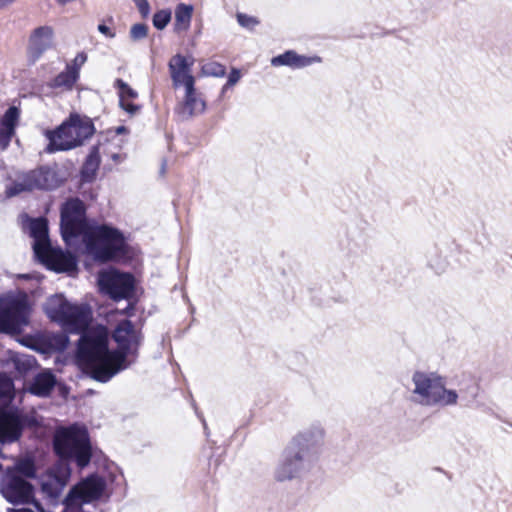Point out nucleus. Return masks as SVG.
I'll list each match as a JSON object with an SVG mask.
<instances>
[{
  "mask_svg": "<svg viewBox=\"0 0 512 512\" xmlns=\"http://www.w3.org/2000/svg\"><path fill=\"white\" fill-rule=\"evenodd\" d=\"M128 84L124 82L122 79H116L114 82V87L119 89V93H122V91L127 88Z\"/></svg>",
  "mask_w": 512,
  "mask_h": 512,
  "instance_id": "39",
  "label": "nucleus"
},
{
  "mask_svg": "<svg viewBox=\"0 0 512 512\" xmlns=\"http://www.w3.org/2000/svg\"><path fill=\"white\" fill-rule=\"evenodd\" d=\"M11 362L16 372L23 376L31 371L36 365V359L32 355L16 353L12 356Z\"/></svg>",
  "mask_w": 512,
  "mask_h": 512,
  "instance_id": "26",
  "label": "nucleus"
},
{
  "mask_svg": "<svg viewBox=\"0 0 512 512\" xmlns=\"http://www.w3.org/2000/svg\"><path fill=\"white\" fill-rule=\"evenodd\" d=\"M55 385V375L49 370H44L34 376L27 390L33 395L47 397L50 395Z\"/></svg>",
  "mask_w": 512,
  "mask_h": 512,
  "instance_id": "22",
  "label": "nucleus"
},
{
  "mask_svg": "<svg viewBox=\"0 0 512 512\" xmlns=\"http://www.w3.org/2000/svg\"><path fill=\"white\" fill-rule=\"evenodd\" d=\"M171 20V12L169 10L157 11L153 16V25L156 29H164Z\"/></svg>",
  "mask_w": 512,
  "mask_h": 512,
  "instance_id": "30",
  "label": "nucleus"
},
{
  "mask_svg": "<svg viewBox=\"0 0 512 512\" xmlns=\"http://www.w3.org/2000/svg\"><path fill=\"white\" fill-rule=\"evenodd\" d=\"M78 79L79 78L76 73H73L69 69L65 68L64 71L59 73L48 82V86L52 89L70 91L73 89Z\"/></svg>",
  "mask_w": 512,
  "mask_h": 512,
  "instance_id": "24",
  "label": "nucleus"
},
{
  "mask_svg": "<svg viewBox=\"0 0 512 512\" xmlns=\"http://www.w3.org/2000/svg\"><path fill=\"white\" fill-rule=\"evenodd\" d=\"M99 290L114 301L129 299L134 292L135 279L130 273L115 269L102 271L98 275Z\"/></svg>",
  "mask_w": 512,
  "mask_h": 512,
  "instance_id": "14",
  "label": "nucleus"
},
{
  "mask_svg": "<svg viewBox=\"0 0 512 512\" xmlns=\"http://www.w3.org/2000/svg\"><path fill=\"white\" fill-rule=\"evenodd\" d=\"M86 251L100 262L125 259L128 245L118 229L107 225H93L82 238Z\"/></svg>",
  "mask_w": 512,
  "mask_h": 512,
  "instance_id": "5",
  "label": "nucleus"
},
{
  "mask_svg": "<svg viewBox=\"0 0 512 512\" xmlns=\"http://www.w3.org/2000/svg\"><path fill=\"white\" fill-rule=\"evenodd\" d=\"M30 306L26 297L0 300V332L19 334L29 324Z\"/></svg>",
  "mask_w": 512,
  "mask_h": 512,
  "instance_id": "11",
  "label": "nucleus"
},
{
  "mask_svg": "<svg viewBox=\"0 0 512 512\" xmlns=\"http://www.w3.org/2000/svg\"><path fill=\"white\" fill-rule=\"evenodd\" d=\"M122 130H124V127H119L118 128V133L122 132Z\"/></svg>",
  "mask_w": 512,
  "mask_h": 512,
  "instance_id": "45",
  "label": "nucleus"
},
{
  "mask_svg": "<svg viewBox=\"0 0 512 512\" xmlns=\"http://www.w3.org/2000/svg\"><path fill=\"white\" fill-rule=\"evenodd\" d=\"M20 115V108L12 105L0 117V151L7 150L15 137Z\"/></svg>",
  "mask_w": 512,
  "mask_h": 512,
  "instance_id": "18",
  "label": "nucleus"
},
{
  "mask_svg": "<svg viewBox=\"0 0 512 512\" xmlns=\"http://www.w3.org/2000/svg\"><path fill=\"white\" fill-rule=\"evenodd\" d=\"M324 436L325 430L323 426L317 422L297 433L289 444L316 462L320 454Z\"/></svg>",
  "mask_w": 512,
  "mask_h": 512,
  "instance_id": "16",
  "label": "nucleus"
},
{
  "mask_svg": "<svg viewBox=\"0 0 512 512\" xmlns=\"http://www.w3.org/2000/svg\"><path fill=\"white\" fill-rule=\"evenodd\" d=\"M0 492L4 499L13 505L32 503L35 508H8L7 512H45L41 503L35 499L34 486L17 473H11L10 469H7L1 478Z\"/></svg>",
  "mask_w": 512,
  "mask_h": 512,
  "instance_id": "8",
  "label": "nucleus"
},
{
  "mask_svg": "<svg viewBox=\"0 0 512 512\" xmlns=\"http://www.w3.org/2000/svg\"><path fill=\"white\" fill-rule=\"evenodd\" d=\"M237 21L239 25L245 28L252 29L254 28L259 22L256 18L251 17L249 15L238 13L237 14Z\"/></svg>",
  "mask_w": 512,
  "mask_h": 512,
  "instance_id": "33",
  "label": "nucleus"
},
{
  "mask_svg": "<svg viewBox=\"0 0 512 512\" xmlns=\"http://www.w3.org/2000/svg\"><path fill=\"white\" fill-rule=\"evenodd\" d=\"M192 65L193 59L189 61L187 57L181 54H176L170 59L168 68L175 88L184 86V88L189 87L191 89L192 85H195V78L191 74Z\"/></svg>",
  "mask_w": 512,
  "mask_h": 512,
  "instance_id": "17",
  "label": "nucleus"
},
{
  "mask_svg": "<svg viewBox=\"0 0 512 512\" xmlns=\"http://www.w3.org/2000/svg\"><path fill=\"white\" fill-rule=\"evenodd\" d=\"M100 162L99 148L93 146L81 168L80 176L83 183H91L95 180Z\"/></svg>",
  "mask_w": 512,
  "mask_h": 512,
  "instance_id": "23",
  "label": "nucleus"
},
{
  "mask_svg": "<svg viewBox=\"0 0 512 512\" xmlns=\"http://www.w3.org/2000/svg\"><path fill=\"white\" fill-rule=\"evenodd\" d=\"M315 463L307 455L289 444L282 452L274 471V477L279 482L298 478L303 473L310 471Z\"/></svg>",
  "mask_w": 512,
  "mask_h": 512,
  "instance_id": "13",
  "label": "nucleus"
},
{
  "mask_svg": "<svg viewBox=\"0 0 512 512\" xmlns=\"http://www.w3.org/2000/svg\"><path fill=\"white\" fill-rule=\"evenodd\" d=\"M138 96L137 92L132 89L129 85L127 86V88H125L122 93H119V97H123L124 99L126 98H130V99H134Z\"/></svg>",
  "mask_w": 512,
  "mask_h": 512,
  "instance_id": "37",
  "label": "nucleus"
},
{
  "mask_svg": "<svg viewBox=\"0 0 512 512\" xmlns=\"http://www.w3.org/2000/svg\"><path fill=\"white\" fill-rule=\"evenodd\" d=\"M240 78H241L240 71L236 68H233L228 75V80L226 82V86L232 87L240 80Z\"/></svg>",
  "mask_w": 512,
  "mask_h": 512,
  "instance_id": "36",
  "label": "nucleus"
},
{
  "mask_svg": "<svg viewBox=\"0 0 512 512\" xmlns=\"http://www.w3.org/2000/svg\"><path fill=\"white\" fill-rule=\"evenodd\" d=\"M165 169H166V161H163L162 166H161V173L162 174L165 172Z\"/></svg>",
  "mask_w": 512,
  "mask_h": 512,
  "instance_id": "42",
  "label": "nucleus"
},
{
  "mask_svg": "<svg viewBox=\"0 0 512 512\" xmlns=\"http://www.w3.org/2000/svg\"><path fill=\"white\" fill-rule=\"evenodd\" d=\"M411 383V400L424 407H451L465 399L456 390L446 388L445 378L437 372L416 370Z\"/></svg>",
  "mask_w": 512,
  "mask_h": 512,
  "instance_id": "3",
  "label": "nucleus"
},
{
  "mask_svg": "<svg viewBox=\"0 0 512 512\" xmlns=\"http://www.w3.org/2000/svg\"><path fill=\"white\" fill-rule=\"evenodd\" d=\"M87 60V55L84 52L78 53L71 63L66 65V68L71 72L76 73L78 78L80 77V69Z\"/></svg>",
  "mask_w": 512,
  "mask_h": 512,
  "instance_id": "31",
  "label": "nucleus"
},
{
  "mask_svg": "<svg viewBox=\"0 0 512 512\" xmlns=\"http://www.w3.org/2000/svg\"><path fill=\"white\" fill-rule=\"evenodd\" d=\"M2 468V465L0 464V469Z\"/></svg>",
  "mask_w": 512,
  "mask_h": 512,
  "instance_id": "47",
  "label": "nucleus"
},
{
  "mask_svg": "<svg viewBox=\"0 0 512 512\" xmlns=\"http://www.w3.org/2000/svg\"><path fill=\"white\" fill-rule=\"evenodd\" d=\"M205 107V102L196 97L195 85H192L191 89L185 87L184 102L176 108V113L182 119H189L193 115L204 112Z\"/></svg>",
  "mask_w": 512,
  "mask_h": 512,
  "instance_id": "21",
  "label": "nucleus"
},
{
  "mask_svg": "<svg viewBox=\"0 0 512 512\" xmlns=\"http://www.w3.org/2000/svg\"><path fill=\"white\" fill-rule=\"evenodd\" d=\"M321 62V57L317 55H300L294 50L285 51L284 53L275 56L271 59V65L274 67L287 66L292 69H301Z\"/></svg>",
  "mask_w": 512,
  "mask_h": 512,
  "instance_id": "20",
  "label": "nucleus"
},
{
  "mask_svg": "<svg viewBox=\"0 0 512 512\" xmlns=\"http://www.w3.org/2000/svg\"><path fill=\"white\" fill-rule=\"evenodd\" d=\"M225 73V66L214 61L205 63L201 68V74L204 76L223 77Z\"/></svg>",
  "mask_w": 512,
  "mask_h": 512,
  "instance_id": "29",
  "label": "nucleus"
},
{
  "mask_svg": "<svg viewBox=\"0 0 512 512\" xmlns=\"http://www.w3.org/2000/svg\"><path fill=\"white\" fill-rule=\"evenodd\" d=\"M105 490V479L98 474H90L69 490L62 504L66 510L81 509L83 504L99 500Z\"/></svg>",
  "mask_w": 512,
  "mask_h": 512,
  "instance_id": "12",
  "label": "nucleus"
},
{
  "mask_svg": "<svg viewBox=\"0 0 512 512\" xmlns=\"http://www.w3.org/2000/svg\"><path fill=\"white\" fill-rule=\"evenodd\" d=\"M192 13V5L180 3L176 6L174 27L177 32L188 30L190 27Z\"/></svg>",
  "mask_w": 512,
  "mask_h": 512,
  "instance_id": "25",
  "label": "nucleus"
},
{
  "mask_svg": "<svg viewBox=\"0 0 512 512\" xmlns=\"http://www.w3.org/2000/svg\"><path fill=\"white\" fill-rule=\"evenodd\" d=\"M58 171L54 167L40 166L37 169L23 172L6 188L5 194L11 198L22 192L33 190H54L62 184Z\"/></svg>",
  "mask_w": 512,
  "mask_h": 512,
  "instance_id": "9",
  "label": "nucleus"
},
{
  "mask_svg": "<svg viewBox=\"0 0 512 512\" xmlns=\"http://www.w3.org/2000/svg\"><path fill=\"white\" fill-rule=\"evenodd\" d=\"M16 0H0V10L13 4Z\"/></svg>",
  "mask_w": 512,
  "mask_h": 512,
  "instance_id": "40",
  "label": "nucleus"
},
{
  "mask_svg": "<svg viewBox=\"0 0 512 512\" xmlns=\"http://www.w3.org/2000/svg\"><path fill=\"white\" fill-rule=\"evenodd\" d=\"M476 398V393L472 395V399L474 400Z\"/></svg>",
  "mask_w": 512,
  "mask_h": 512,
  "instance_id": "46",
  "label": "nucleus"
},
{
  "mask_svg": "<svg viewBox=\"0 0 512 512\" xmlns=\"http://www.w3.org/2000/svg\"><path fill=\"white\" fill-rule=\"evenodd\" d=\"M198 416L200 417V419H201V421L203 423L205 432H207V425H206L205 419L202 416H200V415H198ZM206 434L208 435V433H206Z\"/></svg>",
  "mask_w": 512,
  "mask_h": 512,
  "instance_id": "41",
  "label": "nucleus"
},
{
  "mask_svg": "<svg viewBox=\"0 0 512 512\" xmlns=\"http://www.w3.org/2000/svg\"><path fill=\"white\" fill-rule=\"evenodd\" d=\"M11 473H17L20 477L36 478L37 468L32 458H23L16 462L13 469H10Z\"/></svg>",
  "mask_w": 512,
  "mask_h": 512,
  "instance_id": "27",
  "label": "nucleus"
},
{
  "mask_svg": "<svg viewBox=\"0 0 512 512\" xmlns=\"http://www.w3.org/2000/svg\"><path fill=\"white\" fill-rule=\"evenodd\" d=\"M14 397L13 380L5 373L0 372V402L9 403Z\"/></svg>",
  "mask_w": 512,
  "mask_h": 512,
  "instance_id": "28",
  "label": "nucleus"
},
{
  "mask_svg": "<svg viewBox=\"0 0 512 512\" xmlns=\"http://www.w3.org/2000/svg\"><path fill=\"white\" fill-rule=\"evenodd\" d=\"M119 158H120V156H119L118 154H113V155H112V159H113L114 161H118V160H119Z\"/></svg>",
  "mask_w": 512,
  "mask_h": 512,
  "instance_id": "43",
  "label": "nucleus"
},
{
  "mask_svg": "<svg viewBox=\"0 0 512 512\" xmlns=\"http://www.w3.org/2000/svg\"><path fill=\"white\" fill-rule=\"evenodd\" d=\"M43 308L52 321L70 333H81L82 336L90 330L92 312L87 305L72 304L63 295L56 294L46 300Z\"/></svg>",
  "mask_w": 512,
  "mask_h": 512,
  "instance_id": "7",
  "label": "nucleus"
},
{
  "mask_svg": "<svg viewBox=\"0 0 512 512\" xmlns=\"http://www.w3.org/2000/svg\"><path fill=\"white\" fill-rule=\"evenodd\" d=\"M52 38L53 29L49 26H41L33 31L29 41V57L33 63L51 47Z\"/></svg>",
  "mask_w": 512,
  "mask_h": 512,
  "instance_id": "19",
  "label": "nucleus"
},
{
  "mask_svg": "<svg viewBox=\"0 0 512 512\" xmlns=\"http://www.w3.org/2000/svg\"><path fill=\"white\" fill-rule=\"evenodd\" d=\"M53 448L59 459L39 476V485L44 498L57 504L71 478L70 460L80 468L91 461L92 448L87 429L74 424L57 430Z\"/></svg>",
  "mask_w": 512,
  "mask_h": 512,
  "instance_id": "2",
  "label": "nucleus"
},
{
  "mask_svg": "<svg viewBox=\"0 0 512 512\" xmlns=\"http://www.w3.org/2000/svg\"><path fill=\"white\" fill-rule=\"evenodd\" d=\"M148 26L144 23L134 24L130 29V37L133 41H139L147 37Z\"/></svg>",
  "mask_w": 512,
  "mask_h": 512,
  "instance_id": "32",
  "label": "nucleus"
},
{
  "mask_svg": "<svg viewBox=\"0 0 512 512\" xmlns=\"http://www.w3.org/2000/svg\"><path fill=\"white\" fill-rule=\"evenodd\" d=\"M142 17H147L150 13V5L147 0H133Z\"/></svg>",
  "mask_w": 512,
  "mask_h": 512,
  "instance_id": "34",
  "label": "nucleus"
},
{
  "mask_svg": "<svg viewBox=\"0 0 512 512\" xmlns=\"http://www.w3.org/2000/svg\"><path fill=\"white\" fill-rule=\"evenodd\" d=\"M98 30L100 33L106 35L107 37L109 38H114L115 37V33L111 31V29L106 26L105 24H100L98 26Z\"/></svg>",
  "mask_w": 512,
  "mask_h": 512,
  "instance_id": "38",
  "label": "nucleus"
},
{
  "mask_svg": "<svg viewBox=\"0 0 512 512\" xmlns=\"http://www.w3.org/2000/svg\"><path fill=\"white\" fill-rule=\"evenodd\" d=\"M95 132L92 120L86 116L73 113L59 127L46 130L45 136L49 140L45 151H68L83 144Z\"/></svg>",
  "mask_w": 512,
  "mask_h": 512,
  "instance_id": "6",
  "label": "nucleus"
},
{
  "mask_svg": "<svg viewBox=\"0 0 512 512\" xmlns=\"http://www.w3.org/2000/svg\"><path fill=\"white\" fill-rule=\"evenodd\" d=\"M118 349L110 351L108 330L97 326L80 336L77 359L84 372L93 380L107 383L128 367L127 357L135 353L142 341V334L130 320L120 321L112 335Z\"/></svg>",
  "mask_w": 512,
  "mask_h": 512,
  "instance_id": "1",
  "label": "nucleus"
},
{
  "mask_svg": "<svg viewBox=\"0 0 512 512\" xmlns=\"http://www.w3.org/2000/svg\"><path fill=\"white\" fill-rule=\"evenodd\" d=\"M229 87H230V86H226V84H225V85L222 87V91H221V93H222V94H224V93L227 91V89H228Z\"/></svg>",
  "mask_w": 512,
  "mask_h": 512,
  "instance_id": "44",
  "label": "nucleus"
},
{
  "mask_svg": "<svg viewBox=\"0 0 512 512\" xmlns=\"http://www.w3.org/2000/svg\"><path fill=\"white\" fill-rule=\"evenodd\" d=\"M120 106L131 115H134L139 110L138 105L126 101L123 97L120 98Z\"/></svg>",
  "mask_w": 512,
  "mask_h": 512,
  "instance_id": "35",
  "label": "nucleus"
},
{
  "mask_svg": "<svg viewBox=\"0 0 512 512\" xmlns=\"http://www.w3.org/2000/svg\"><path fill=\"white\" fill-rule=\"evenodd\" d=\"M30 235L34 239L33 251L36 259L55 272L76 270L77 261L71 253L54 247L49 239L48 223L44 218L33 219L29 225Z\"/></svg>",
  "mask_w": 512,
  "mask_h": 512,
  "instance_id": "4",
  "label": "nucleus"
},
{
  "mask_svg": "<svg viewBox=\"0 0 512 512\" xmlns=\"http://www.w3.org/2000/svg\"><path fill=\"white\" fill-rule=\"evenodd\" d=\"M36 424L34 418L13 409H0V442L10 444L18 441L25 427Z\"/></svg>",
  "mask_w": 512,
  "mask_h": 512,
  "instance_id": "15",
  "label": "nucleus"
},
{
  "mask_svg": "<svg viewBox=\"0 0 512 512\" xmlns=\"http://www.w3.org/2000/svg\"><path fill=\"white\" fill-rule=\"evenodd\" d=\"M93 225L86 220V207L79 198H69L60 209V231L66 244L78 236H85Z\"/></svg>",
  "mask_w": 512,
  "mask_h": 512,
  "instance_id": "10",
  "label": "nucleus"
}]
</instances>
